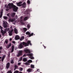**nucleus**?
<instances>
[{
  "mask_svg": "<svg viewBox=\"0 0 73 73\" xmlns=\"http://www.w3.org/2000/svg\"><path fill=\"white\" fill-rule=\"evenodd\" d=\"M2 16H3V15L0 14V18H1L2 17Z\"/></svg>",
  "mask_w": 73,
  "mask_h": 73,
  "instance_id": "09e8293b",
  "label": "nucleus"
},
{
  "mask_svg": "<svg viewBox=\"0 0 73 73\" xmlns=\"http://www.w3.org/2000/svg\"><path fill=\"white\" fill-rule=\"evenodd\" d=\"M9 21L10 22H13L15 21V19H9Z\"/></svg>",
  "mask_w": 73,
  "mask_h": 73,
  "instance_id": "9d476101",
  "label": "nucleus"
},
{
  "mask_svg": "<svg viewBox=\"0 0 73 73\" xmlns=\"http://www.w3.org/2000/svg\"><path fill=\"white\" fill-rule=\"evenodd\" d=\"M9 28H7L5 30V31L6 32V33L7 32H8L9 31Z\"/></svg>",
  "mask_w": 73,
  "mask_h": 73,
  "instance_id": "4be33fe9",
  "label": "nucleus"
},
{
  "mask_svg": "<svg viewBox=\"0 0 73 73\" xmlns=\"http://www.w3.org/2000/svg\"><path fill=\"white\" fill-rule=\"evenodd\" d=\"M3 18L5 20H7L8 19V17L6 16H3Z\"/></svg>",
  "mask_w": 73,
  "mask_h": 73,
  "instance_id": "a878e982",
  "label": "nucleus"
},
{
  "mask_svg": "<svg viewBox=\"0 0 73 73\" xmlns=\"http://www.w3.org/2000/svg\"><path fill=\"white\" fill-rule=\"evenodd\" d=\"M30 58L32 59H34V58L33 57V56H32V57H31Z\"/></svg>",
  "mask_w": 73,
  "mask_h": 73,
  "instance_id": "49530a36",
  "label": "nucleus"
},
{
  "mask_svg": "<svg viewBox=\"0 0 73 73\" xmlns=\"http://www.w3.org/2000/svg\"><path fill=\"white\" fill-rule=\"evenodd\" d=\"M29 11H30V10H29V9H27V10H26V11L27 12H29Z\"/></svg>",
  "mask_w": 73,
  "mask_h": 73,
  "instance_id": "de8ad7c7",
  "label": "nucleus"
},
{
  "mask_svg": "<svg viewBox=\"0 0 73 73\" xmlns=\"http://www.w3.org/2000/svg\"><path fill=\"white\" fill-rule=\"evenodd\" d=\"M32 62V61L31 60H29L27 61V62L28 63H31V62Z\"/></svg>",
  "mask_w": 73,
  "mask_h": 73,
  "instance_id": "bb28decb",
  "label": "nucleus"
},
{
  "mask_svg": "<svg viewBox=\"0 0 73 73\" xmlns=\"http://www.w3.org/2000/svg\"><path fill=\"white\" fill-rule=\"evenodd\" d=\"M37 72H39L40 71V70L39 69L37 70Z\"/></svg>",
  "mask_w": 73,
  "mask_h": 73,
  "instance_id": "6e6d98bb",
  "label": "nucleus"
},
{
  "mask_svg": "<svg viewBox=\"0 0 73 73\" xmlns=\"http://www.w3.org/2000/svg\"><path fill=\"white\" fill-rule=\"evenodd\" d=\"M15 47H14V46H12V49H11V52H13L14 51V48Z\"/></svg>",
  "mask_w": 73,
  "mask_h": 73,
  "instance_id": "a211bd4d",
  "label": "nucleus"
},
{
  "mask_svg": "<svg viewBox=\"0 0 73 73\" xmlns=\"http://www.w3.org/2000/svg\"><path fill=\"white\" fill-rule=\"evenodd\" d=\"M23 61L24 62H26L27 61V59L26 58H24L23 59Z\"/></svg>",
  "mask_w": 73,
  "mask_h": 73,
  "instance_id": "5701e85b",
  "label": "nucleus"
},
{
  "mask_svg": "<svg viewBox=\"0 0 73 73\" xmlns=\"http://www.w3.org/2000/svg\"><path fill=\"white\" fill-rule=\"evenodd\" d=\"M15 15H16V13H13L10 14L11 17H15Z\"/></svg>",
  "mask_w": 73,
  "mask_h": 73,
  "instance_id": "6e6552de",
  "label": "nucleus"
},
{
  "mask_svg": "<svg viewBox=\"0 0 73 73\" xmlns=\"http://www.w3.org/2000/svg\"><path fill=\"white\" fill-rule=\"evenodd\" d=\"M28 17H25L24 19V20L25 21H26L27 20V19H28Z\"/></svg>",
  "mask_w": 73,
  "mask_h": 73,
  "instance_id": "2f4dec72",
  "label": "nucleus"
},
{
  "mask_svg": "<svg viewBox=\"0 0 73 73\" xmlns=\"http://www.w3.org/2000/svg\"><path fill=\"white\" fill-rule=\"evenodd\" d=\"M33 34H34L33 33H32L31 34H30L29 35V37H30L31 36H33Z\"/></svg>",
  "mask_w": 73,
  "mask_h": 73,
  "instance_id": "c756f323",
  "label": "nucleus"
},
{
  "mask_svg": "<svg viewBox=\"0 0 73 73\" xmlns=\"http://www.w3.org/2000/svg\"><path fill=\"white\" fill-rule=\"evenodd\" d=\"M11 45H12V44H11V43H10L9 44L7 45L6 48H9V47H10L11 46Z\"/></svg>",
  "mask_w": 73,
  "mask_h": 73,
  "instance_id": "4468645a",
  "label": "nucleus"
},
{
  "mask_svg": "<svg viewBox=\"0 0 73 73\" xmlns=\"http://www.w3.org/2000/svg\"><path fill=\"white\" fill-rule=\"evenodd\" d=\"M0 3H1V1H0Z\"/></svg>",
  "mask_w": 73,
  "mask_h": 73,
  "instance_id": "338daca9",
  "label": "nucleus"
},
{
  "mask_svg": "<svg viewBox=\"0 0 73 73\" xmlns=\"http://www.w3.org/2000/svg\"><path fill=\"white\" fill-rule=\"evenodd\" d=\"M24 51L27 53H30L31 52L30 50L28 49H25Z\"/></svg>",
  "mask_w": 73,
  "mask_h": 73,
  "instance_id": "f03ea898",
  "label": "nucleus"
},
{
  "mask_svg": "<svg viewBox=\"0 0 73 73\" xmlns=\"http://www.w3.org/2000/svg\"><path fill=\"white\" fill-rule=\"evenodd\" d=\"M9 9H6V11H9Z\"/></svg>",
  "mask_w": 73,
  "mask_h": 73,
  "instance_id": "864d4df0",
  "label": "nucleus"
},
{
  "mask_svg": "<svg viewBox=\"0 0 73 73\" xmlns=\"http://www.w3.org/2000/svg\"><path fill=\"white\" fill-rule=\"evenodd\" d=\"M1 35L0 34V38L1 37Z\"/></svg>",
  "mask_w": 73,
  "mask_h": 73,
  "instance_id": "e2e57ef3",
  "label": "nucleus"
},
{
  "mask_svg": "<svg viewBox=\"0 0 73 73\" xmlns=\"http://www.w3.org/2000/svg\"><path fill=\"white\" fill-rule=\"evenodd\" d=\"M4 59L2 58V59H1L2 61H3H3L4 60Z\"/></svg>",
  "mask_w": 73,
  "mask_h": 73,
  "instance_id": "4d7b16f0",
  "label": "nucleus"
},
{
  "mask_svg": "<svg viewBox=\"0 0 73 73\" xmlns=\"http://www.w3.org/2000/svg\"><path fill=\"white\" fill-rule=\"evenodd\" d=\"M14 73H15V72H14Z\"/></svg>",
  "mask_w": 73,
  "mask_h": 73,
  "instance_id": "774afa93",
  "label": "nucleus"
},
{
  "mask_svg": "<svg viewBox=\"0 0 73 73\" xmlns=\"http://www.w3.org/2000/svg\"><path fill=\"white\" fill-rule=\"evenodd\" d=\"M14 31L15 33L16 34H17L18 33L17 30L16 29V28H15Z\"/></svg>",
  "mask_w": 73,
  "mask_h": 73,
  "instance_id": "6ab92c4d",
  "label": "nucleus"
},
{
  "mask_svg": "<svg viewBox=\"0 0 73 73\" xmlns=\"http://www.w3.org/2000/svg\"><path fill=\"white\" fill-rule=\"evenodd\" d=\"M1 69V67L0 66V70Z\"/></svg>",
  "mask_w": 73,
  "mask_h": 73,
  "instance_id": "69168bd1",
  "label": "nucleus"
},
{
  "mask_svg": "<svg viewBox=\"0 0 73 73\" xmlns=\"http://www.w3.org/2000/svg\"><path fill=\"white\" fill-rule=\"evenodd\" d=\"M21 43L25 46H27V43L25 42H21Z\"/></svg>",
  "mask_w": 73,
  "mask_h": 73,
  "instance_id": "f8f14e48",
  "label": "nucleus"
},
{
  "mask_svg": "<svg viewBox=\"0 0 73 73\" xmlns=\"http://www.w3.org/2000/svg\"><path fill=\"white\" fill-rule=\"evenodd\" d=\"M22 51H19L18 53L17 54V56L19 57L20 56H21L22 55Z\"/></svg>",
  "mask_w": 73,
  "mask_h": 73,
  "instance_id": "20e7f679",
  "label": "nucleus"
},
{
  "mask_svg": "<svg viewBox=\"0 0 73 73\" xmlns=\"http://www.w3.org/2000/svg\"><path fill=\"white\" fill-rule=\"evenodd\" d=\"M23 30L25 32H26L27 30V29L26 28H24L23 29Z\"/></svg>",
  "mask_w": 73,
  "mask_h": 73,
  "instance_id": "c85d7f7f",
  "label": "nucleus"
},
{
  "mask_svg": "<svg viewBox=\"0 0 73 73\" xmlns=\"http://www.w3.org/2000/svg\"><path fill=\"white\" fill-rule=\"evenodd\" d=\"M2 48H3V47L1 46L0 47V50L2 49Z\"/></svg>",
  "mask_w": 73,
  "mask_h": 73,
  "instance_id": "603ef678",
  "label": "nucleus"
},
{
  "mask_svg": "<svg viewBox=\"0 0 73 73\" xmlns=\"http://www.w3.org/2000/svg\"><path fill=\"white\" fill-rule=\"evenodd\" d=\"M12 42H13V44H15V41H12Z\"/></svg>",
  "mask_w": 73,
  "mask_h": 73,
  "instance_id": "5fc2aeb1",
  "label": "nucleus"
},
{
  "mask_svg": "<svg viewBox=\"0 0 73 73\" xmlns=\"http://www.w3.org/2000/svg\"><path fill=\"white\" fill-rule=\"evenodd\" d=\"M21 63L20 62H19L18 64V65H21Z\"/></svg>",
  "mask_w": 73,
  "mask_h": 73,
  "instance_id": "3c124183",
  "label": "nucleus"
},
{
  "mask_svg": "<svg viewBox=\"0 0 73 73\" xmlns=\"http://www.w3.org/2000/svg\"><path fill=\"white\" fill-rule=\"evenodd\" d=\"M1 33L2 35L4 36V34L5 33H6V32L5 31V30H4V31L3 30H1Z\"/></svg>",
  "mask_w": 73,
  "mask_h": 73,
  "instance_id": "0eeeda50",
  "label": "nucleus"
},
{
  "mask_svg": "<svg viewBox=\"0 0 73 73\" xmlns=\"http://www.w3.org/2000/svg\"><path fill=\"white\" fill-rule=\"evenodd\" d=\"M22 3V2H20L19 3H17V5L19 7H21L22 6V4H21Z\"/></svg>",
  "mask_w": 73,
  "mask_h": 73,
  "instance_id": "1a4fd4ad",
  "label": "nucleus"
},
{
  "mask_svg": "<svg viewBox=\"0 0 73 73\" xmlns=\"http://www.w3.org/2000/svg\"><path fill=\"white\" fill-rule=\"evenodd\" d=\"M5 42L6 44H8V40H5Z\"/></svg>",
  "mask_w": 73,
  "mask_h": 73,
  "instance_id": "58836bf2",
  "label": "nucleus"
},
{
  "mask_svg": "<svg viewBox=\"0 0 73 73\" xmlns=\"http://www.w3.org/2000/svg\"><path fill=\"white\" fill-rule=\"evenodd\" d=\"M43 45V46L44 47V48L45 49L46 48V47L45 46H44V45Z\"/></svg>",
  "mask_w": 73,
  "mask_h": 73,
  "instance_id": "bf43d9fd",
  "label": "nucleus"
},
{
  "mask_svg": "<svg viewBox=\"0 0 73 73\" xmlns=\"http://www.w3.org/2000/svg\"><path fill=\"white\" fill-rule=\"evenodd\" d=\"M20 22H21V24H22L23 25L24 24V23L23 22L22 20H21V21H20Z\"/></svg>",
  "mask_w": 73,
  "mask_h": 73,
  "instance_id": "72a5a7b5",
  "label": "nucleus"
},
{
  "mask_svg": "<svg viewBox=\"0 0 73 73\" xmlns=\"http://www.w3.org/2000/svg\"><path fill=\"white\" fill-rule=\"evenodd\" d=\"M1 57H0V59H1Z\"/></svg>",
  "mask_w": 73,
  "mask_h": 73,
  "instance_id": "0e129e2a",
  "label": "nucleus"
},
{
  "mask_svg": "<svg viewBox=\"0 0 73 73\" xmlns=\"http://www.w3.org/2000/svg\"><path fill=\"white\" fill-rule=\"evenodd\" d=\"M1 53V50H0V54Z\"/></svg>",
  "mask_w": 73,
  "mask_h": 73,
  "instance_id": "052dcab7",
  "label": "nucleus"
},
{
  "mask_svg": "<svg viewBox=\"0 0 73 73\" xmlns=\"http://www.w3.org/2000/svg\"><path fill=\"white\" fill-rule=\"evenodd\" d=\"M22 6L23 7L25 8L26 6V3L25 2H24L23 3V4H21V6Z\"/></svg>",
  "mask_w": 73,
  "mask_h": 73,
  "instance_id": "ddd939ff",
  "label": "nucleus"
},
{
  "mask_svg": "<svg viewBox=\"0 0 73 73\" xmlns=\"http://www.w3.org/2000/svg\"><path fill=\"white\" fill-rule=\"evenodd\" d=\"M3 9H2L0 13V14L3 15Z\"/></svg>",
  "mask_w": 73,
  "mask_h": 73,
  "instance_id": "473e14b6",
  "label": "nucleus"
},
{
  "mask_svg": "<svg viewBox=\"0 0 73 73\" xmlns=\"http://www.w3.org/2000/svg\"><path fill=\"white\" fill-rule=\"evenodd\" d=\"M27 3L28 4H29L30 3V1L29 0H28L27 1Z\"/></svg>",
  "mask_w": 73,
  "mask_h": 73,
  "instance_id": "37998d69",
  "label": "nucleus"
},
{
  "mask_svg": "<svg viewBox=\"0 0 73 73\" xmlns=\"http://www.w3.org/2000/svg\"><path fill=\"white\" fill-rule=\"evenodd\" d=\"M14 72L15 73H19V71L18 70H16Z\"/></svg>",
  "mask_w": 73,
  "mask_h": 73,
  "instance_id": "c9c22d12",
  "label": "nucleus"
},
{
  "mask_svg": "<svg viewBox=\"0 0 73 73\" xmlns=\"http://www.w3.org/2000/svg\"><path fill=\"white\" fill-rule=\"evenodd\" d=\"M22 59V57H21L20 58V60H19V62L20 61H21V60Z\"/></svg>",
  "mask_w": 73,
  "mask_h": 73,
  "instance_id": "ea45409f",
  "label": "nucleus"
},
{
  "mask_svg": "<svg viewBox=\"0 0 73 73\" xmlns=\"http://www.w3.org/2000/svg\"><path fill=\"white\" fill-rule=\"evenodd\" d=\"M9 14H10V13H8V14H7V15L9 17H10V16L9 15Z\"/></svg>",
  "mask_w": 73,
  "mask_h": 73,
  "instance_id": "a18cd8bd",
  "label": "nucleus"
},
{
  "mask_svg": "<svg viewBox=\"0 0 73 73\" xmlns=\"http://www.w3.org/2000/svg\"><path fill=\"white\" fill-rule=\"evenodd\" d=\"M6 8H9L10 9H12L13 11L15 12H17L18 9V7L13 5V3H9L8 5L7 6Z\"/></svg>",
  "mask_w": 73,
  "mask_h": 73,
  "instance_id": "f257e3e1",
  "label": "nucleus"
},
{
  "mask_svg": "<svg viewBox=\"0 0 73 73\" xmlns=\"http://www.w3.org/2000/svg\"><path fill=\"white\" fill-rule=\"evenodd\" d=\"M10 28L11 29H12V27L11 26V27H10Z\"/></svg>",
  "mask_w": 73,
  "mask_h": 73,
  "instance_id": "680f3d73",
  "label": "nucleus"
},
{
  "mask_svg": "<svg viewBox=\"0 0 73 73\" xmlns=\"http://www.w3.org/2000/svg\"><path fill=\"white\" fill-rule=\"evenodd\" d=\"M9 67H10V63L9 62L6 64V68L7 69H9Z\"/></svg>",
  "mask_w": 73,
  "mask_h": 73,
  "instance_id": "423d86ee",
  "label": "nucleus"
},
{
  "mask_svg": "<svg viewBox=\"0 0 73 73\" xmlns=\"http://www.w3.org/2000/svg\"><path fill=\"white\" fill-rule=\"evenodd\" d=\"M25 38V37L23 36H22L21 38H20V40L21 41H22Z\"/></svg>",
  "mask_w": 73,
  "mask_h": 73,
  "instance_id": "aec40b11",
  "label": "nucleus"
},
{
  "mask_svg": "<svg viewBox=\"0 0 73 73\" xmlns=\"http://www.w3.org/2000/svg\"><path fill=\"white\" fill-rule=\"evenodd\" d=\"M5 55H4L3 56L2 58L3 59H4V58H5Z\"/></svg>",
  "mask_w": 73,
  "mask_h": 73,
  "instance_id": "f704fd0d",
  "label": "nucleus"
},
{
  "mask_svg": "<svg viewBox=\"0 0 73 73\" xmlns=\"http://www.w3.org/2000/svg\"><path fill=\"white\" fill-rule=\"evenodd\" d=\"M25 64L27 65H29L30 64L29 63H28L27 62H26L25 63Z\"/></svg>",
  "mask_w": 73,
  "mask_h": 73,
  "instance_id": "4c0bfd02",
  "label": "nucleus"
},
{
  "mask_svg": "<svg viewBox=\"0 0 73 73\" xmlns=\"http://www.w3.org/2000/svg\"><path fill=\"white\" fill-rule=\"evenodd\" d=\"M23 45H22V44L21 43L19 46V47L20 48V49H21V48H23Z\"/></svg>",
  "mask_w": 73,
  "mask_h": 73,
  "instance_id": "2eb2a0df",
  "label": "nucleus"
},
{
  "mask_svg": "<svg viewBox=\"0 0 73 73\" xmlns=\"http://www.w3.org/2000/svg\"><path fill=\"white\" fill-rule=\"evenodd\" d=\"M13 31V30L12 29L10 31H9L8 32L9 36H11L12 35V32Z\"/></svg>",
  "mask_w": 73,
  "mask_h": 73,
  "instance_id": "39448f33",
  "label": "nucleus"
},
{
  "mask_svg": "<svg viewBox=\"0 0 73 73\" xmlns=\"http://www.w3.org/2000/svg\"><path fill=\"white\" fill-rule=\"evenodd\" d=\"M23 69L22 68H20V71H22Z\"/></svg>",
  "mask_w": 73,
  "mask_h": 73,
  "instance_id": "a19ab883",
  "label": "nucleus"
},
{
  "mask_svg": "<svg viewBox=\"0 0 73 73\" xmlns=\"http://www.w3.org/2000/svg\"><path fill=\"white\" fill-rule=\"evenodd\" d=\"M0 29H1V30H3V27L1 25H0Z\"/></svg>",
  "mask_w": 73,
  "mask_h": 73,
  "instance_id": "79ce46f5",
  "label": "nucleus"
},
{
  "mask_svg": "<svg viewBox=\"0 0 73 73\" xmlns=\"http://www.w3.org/2000/svg\"><path fill=\"white\" fill-rule=\"evenodd\" d=\"M11 63L12 64L14 63V61L13 60H11Z\"/></svg>",
  "mask_w": 73,
  "mask_h": 73,
  "instance_id": "7c9ffc66",
  "label": "nucleus"
},
{
  "mask_svg": "<svg viewBox=\"0 0 73 73\" xmlns=\"http://www.w3.org/2000/svg\"><path fill=\"white\" fill-rule=\"evenodd\" d=\"M31 68L33 69H34V65L31 64Z\"/></svg>",
  "mask_w": 73,
  "mask_h": 73,
  "instance_id": "393cba45",
  "label": "nucleus"
},
{
  "mask_svg": "<svg viewBox=\"0 0 73 73\" xmlns=\"http://www.w3.org/2000/svg\"><path fill=\"white\" fill-rule=\"evenodd\" d=\"M3 26L5 28H7L8 25H7V23L6 22H4L3 23Z\"/></svg>",
  "mask_w": 73,
  "mask_h": 73,
  "instance_id": "7ed1b4c3",
  "label": "nucleus"
},
{
  "mask_svg": "<svg viewBox=\"0 0 73 73\" xmlns=\"http://www.w3.org/2000/svg\"><path fill=\"white\" fill-rule=\"evenodd\" d=\"M27 71L28 72H33V69L29 68L27 70Z\"/></svg>",
  "mask_w": 73,
  "mask_h": 73,
  "instance_id": "9b49d317",
  "label": "nucleus"
},
{
  "mask_svg": "<svg viewBox=\"0 0 73 73\" xmlns=\"http://www.w3.org/2000/svg\"><path fill=\"white\" fill-rule=\"evenodd\" d=\"M15 38L16 40H18L20 39V37L18 35H17L15 36Z\"/></svg>",
  "mask_w": 73,
  "mask_h": 73,
  "instance_id": "dca6fc26",
  "label": "nucleus"
},
{
  "mask_svg": "<svg viewBox=\"0 0 73 73\" xmlns=\"http://www.w3.org/2000/svg\"><path fill=\"white\" fill-rule=\"evenodd\" d=\"M14 70H16V68H18V66L16 65H15L14 66Z\"/></svg>",
  "mask_w": 73,
  "mask_h": 73,
  "instance_id": "b1692460",
  "label": "nucleus"
},
{
  "mask_svg": "<svg viewBox=\"0 0 73 73\" xmlns=\"http://www.w3.org/2000/svg\"><path fill=\"white\" fill-rule=\"evenodd\" d=\"M27 56H29L30 57L32 56H33V54H27Z\"/></svg>",
  "mask_w": 73,
  "mask_h": 73,
  "instance_id": "412c9836",
  "label": "nucleus"
},
{
  "mask_svg": "<svg viewBox=\"0 0 73 73\" xmlns=\"http://www.w3.org/2000/svg\"><path fill=\"white\" fill-rule=\"evenodd\" d=\"M30 26H30V25L29 24H28L27 25V28H30Z\"/></svg>",
  "mask_w": 73,
  "mask_h": 73,
  "instance_id": "e433bc0d",
  "label": "nucleus"
},
{
  "mask_svg": "<svg viewBox=\"0 0 73 73\" xmlns=\"http://www.w3.org/2000/svg\"><path fill=\"white\" fill-rule=\"evenodd\" d=\"M29 44H30V45H32V44L31 42V41H30V40H28L27 42V46H29Z\"/></svg>",
  "mask_w": 73,
  "mask_h": 73,
  "instance_id": "f3484780",
  "label": "nucleus"
},
{
  "mask_svg": "<svg viewBox=\"0 0 73 73\" xmlns=\"http://www.w3.org/2000/svg\"><path fill=\"white\" fill-rule=\"evenodd\" d=\"M27 55V54H25L23 56V57H25Z\"/></svg>",
  "mask_w": 73,
  "mask_h": 73,
  "instance_id": "c03bdc74",
  "label": "nucleus"
},
{
  "mask_svg": "<svg viewBox=\"0 0 73 73\" xmlns=\"http://www.w3.org/2000/svg\"><path fill=\"white\" fill-rule=\"evenodd\" d=\"M26 35H29L31 34L28 31V32H27L26 33Z\"/></svg>",
  "mask_w": 73,
  "mask_h": 73,
  "instance_id": "cd10ccee",
  "label": "nucleus"
},
{
  "mask_svg": "<svg viewBox=\"0 0 73 73\" xmlns=\"http://www.w3.org/2000/svg\"><path fill=\"white\" fill-rule=\"evenodd\" d=\"M10 57V54H9L8 55V57L9 58Z\"/></svg>",
  "mask_w": 73,
  "mask_h": 73,
  "instance_id": "8fccbe9b",
  "label": "nucleus"
},
{
  "mask_svg": "<svg viewBox=\"0 0 73 73\" xmlns=\"http://www.w3.org/2000/svg\"><path fill=\"white\" fill-rule=\"evenodd\" d=\"M9 40L10 41H11V40H12V38H10Z\"/></svg>",
  "mask_w": 73,
  "mask_h": 73,
  "instance_id": "13d9d810",
  "label": "nucleus"
}]
</instances>
